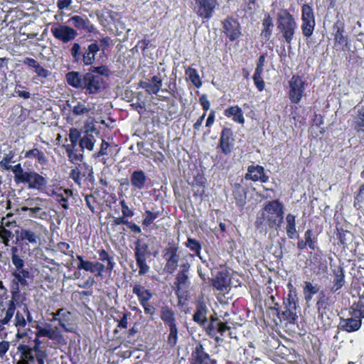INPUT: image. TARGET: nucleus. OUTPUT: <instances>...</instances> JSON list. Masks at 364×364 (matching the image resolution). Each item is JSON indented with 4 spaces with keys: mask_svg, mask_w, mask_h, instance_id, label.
<instances>
[{
    "mask_svg": "<svg viewBox=\"0 0 364 364\" xmlns=\"http://www.w3.org/2000/svg\"><path fill=\"white\" fill-rule=\"evenodd\" d=\"M338 328L350 333L358 331L362 324L361 319L364 318V307L360 304H353L348 309L341 312Z\"/></svg>",
    "mask_w": 364,
    "mask_h": 364,
    "instance_id": "1",
    "label": "nucleus"
},
{
    "mask_svg": "<svg viewBox=\"0 0 364 364\" xmlns=\"http://www.w3.org/2000/svg\"><path fill=\"white\" fill-rule=\"evenodd\" d=\"M283 205L278 200L268 202L262 212V217L257 218V224L265 223L269 228L279 226L283 220Z\"/></svg>",
    "mask_w": 364,
    "mask_h": 364,
    "instance_id": "2",
    "label": "nucleus"
},
{
    "mask_svg": "<svg viewBox=\"0 0 364 364\" xmlns=\"http://www.w3.org/2000/svg\"><path fill=\"white\" fill-rule=\"evenodd\" d=\"M277 28L282 33L287 43L293 39L296 23L292 16L287 10L282 9L277 14Z\"/></svg>",
    "mask_w": 364,
    "mask_h": 364,
    "instance_id": "3",
    "label": "nucleus"
},
{
    "mask_svg": "<svg viewBox=\"0 0 364 364\" xmlns=\"http://www.w3.org/2000/svg\"><path fill=\"white\" fill-rule=\"evenodd\" d=\"M35 336L36 337H46L55 345L66 344V339L60 328L49 323H45L43 326L37 325Z\"/></svg>",
    "mask_w": 364,
    "mask_h": 364,
    "instance_id": "4",
    "label": "nucleus"
},
{
    "mask_svg": "<svg viewBox=\"0 0 364 364\" xmlns=\"http://www.w3.org/2000/svg\"><path fill=\"white\" fill-rule=\"evenodd\" d=\"M21 212L28 211V216L41 220H46L48 214L45 210V202L41 198L36 197L27 199L25 205L21 207Z\"/></svg>",
    "mask_w": 364,
    "mask_h": 364,
    "instance_id": "5",
    "label": "nucleus"
},
{
    "mask_svg": "<svg viewBox=\"0 0 364 364\" xmlns=\"http://www.w3.org/2000/svg\"><path fill=\"white\" fill-rule=\"evenodd\" d=\"M149 254V245L137 240L135 243L134 257L139 268V274L140 275L146 274L149 270V267L146 262Z\"/></svg>",
    "mask_w": 364,
    "mask_h": 364,
    "instance_id": "6",
    "label": "nucleus"
},
{
    "mask_svg": "<svg viewBox=\"0 0 364 364\" xmlns=\"http://www.w3.org/2000/svg\"><path fill=\"white\" fill-rule=\"evenodd\" d=\"M50 32L55 38L63 43L73 41L78 35L76 29L64 24L52 26Z\"/></svg>",
    "mask_w": 364,
    "mask_h": 364,
    "instance_id": "7",
    "label": "nucleus"
},
{
    "mask_svg": "<svg viewBox=\"0 0 364 364\" xmlns=\"http://www.w3.org/2000/svg\"><path fill=\"white\" fill-rule=\"evenodd\" d=\"M164 258L166 260L164 270L170 274L173 273L178 266L180 253L177 247L168 245L164 250Z\"/></svg>",
    "mask_w": 364,
    "mask_h": 364,
    "instance_id": "8",
    "label": "nucleus"
},
{
    "mask_svg": "<svg viewBox=\"0 0 364 364\" xmlns=\"http://www.w3.org/2000/svg\"><path fill=\"white\" fill-rule=\"evenodd\" d=\"M104 88L103 79L92 73H87L84 75L83 86L82 90L90 95L97 94Z\"/></svg>",
    "mask_w": 364,
    "mask_h": 364,
    "instance_id": "9",
    "label": "nucleus"
},
{
    "mask_svg": "<svg viewBox=\"0 0 364 364\" xmlns=\"http://www.w3.org/2000/svg\"><path fill=\"white\" fill-rule=\"evenodd\" d=\"M289 83V99L293 103H299L304 91L305 80L300 76L294 75Z\"/></svg>",
    "mask_w": 364,
    "mask_h": 364,
    "instance_id": "10",
    "label": "nucleus"
},
{
    "mask_svg": "<svg viewBox=\"0 0 364 364\" xmlns=\"http://www.w3.org/2000/svg\"><path fill=\"white\" fill-rule=\"evenodd\" d=\"M196 14L203 19H209L219 6L217 0H196Z\"/></svg>",
    "mask_w": 364,
    "mask_h": 364,
    "instance_id": "11",
    "label": "nucleus"
},
{
    "mask_svg": "<svg viewBox=\"0 0 364 364\" xmlns=\"http://www.w3.org/2000/svg\"><path fill=\"white\" fill-rule=\"evenodd\" d=\"M33 228L32 229L23 228L21 229L20 237L22 240L27 241L32 245H36L40 240V230L43 226L36 222H33Z\"/></svg>",
    "mask_w": 364,
    "mask_h": 364,
    "instance_id": "12",
    "label": "nucleus"
},
{
    "mask_svg": "<svg viewBox=\"0 0 364 364\" xmlns=\"http://www.w3.org/2000/svg\"><path fill=\"white\" fill-rule=\"evenodd\" d=\"M27 321L28 323L32 322L33 317L28 307L24 305L16 312L14 326L18 329V331H20L26 327Z\"/></svg>",
    "mask_w": 364,
    "mask_h": 364,
    "instance_id": "13",
    "label": "nucleus"
},
{
    "mask_svg": "<svg viewBox=\"0 0 364 364\" xmlns=\"http://www.w3.org/2000/svg\"><path fill=\"white\" fill-rule=\"evenodd\" d=\"M247 180L252 181H260L266 183L269 180V177L264 173V169L261 166H250L247 168V172L245 174Z\"/></svg>",
    "mask_w": 364,
    "mask_h": 364,
    "instance_id": "14",
    "label": "nucleus"
},
{
    "mask_svg": "<svg viewBox=\"0 0 364 364\" xmlns=\"http://www.w3.org/2000/svg\"><path fill=\"white\" fill-rule=\"evenodd\" d=\"M224 32L230 41H234L241 35L239 23L233 18H227L223 22Z\"/></svg>",
    "mask_w": 364,
    "mask_h": 364,
    "instance_id": "15",
    "label": "nucleus"
},
{
    "mask_svg": "<svg viewBox=\"0 0 364 364\" xmlns=\"http://www.w3.org/2000/svg\"><path fill=\"white\" fill-rule=\"evenodd\" d=\"M234 139L232 133L230 129L225 128L223 129L220 138V144L222 152L225 154H229L233 147Z\"/></svg>",
    "mask_w": 364,
    "mask_h": 364,
    "instance_id": "16",
    "label": "nucleus"
},
{
    "mask_svg": "<svg viewBox=\"0 0 364 364\" xmlns=\"http://www.w3.org/2000/svg\"><path fill=\"white\" fill-rule=\"evenodd\" d=\"M24 183L28 184V188L33 189H40L47 184L46 178L35 171H29L26 181Z\"/></svg>",
    "mask_w": 364,
    "mask_h": 364,
    "instance_id": "17",
    "label": "nucleus"
},
{
    "mask_svg": "<svg viewBox=\"0 0 364 364\" xmlns=\"http://www.w3.org/2000/svg\"><path fill=\"white\" fill-rule=\"evenodd\" d=\"M58 314H61L58 317V323L66 332H75V327L71 322V313L65 309H59Z\"/></svg>",
    "mask_w": 364,
    "mask_h": 364,
    "instance_id": "18",
    "label": "nucleus"
},
{
    "mask_svg": "<svg viewBox=\"0 0 364 364\" xmlns=\"http://www.w3.org/2000/svg\"><path fill=\"white\" fill-rule=\"evenodd\" d=\"M20 348L26 349L36 355L37 364H46V360L48 358V353L47 350L41 346L34 345L33 347H29L26 345H20Z\"/></svg>",
    "mask_w": 364,
    "mask_h": 364,
    "instance_id": "19",
    "label": "nucleus"
},
{
    "mask_svg": "<svg viewBox=\"0 0 364 364\" xmlns=\"http://www.w3.org/2000/svg\"><path fill=\"white\" fill-rule=\"evenodd\" d=\"M189 264L186 262L181 265V270L176 275V282L174 283L178 290L186 288L188 283V277L187 272L189 269Z\"/></svg>",
    "mask_w": 364,
    "mask_h": 364,
    "instance_id": "20",
    "label": "nucleus"
},
{
    "mask_svg": "<svg viewBox=\"0 0 364 364\" xmlns=\"http://www.w3.org/2000/svg\"><path fill=\"white\" fill-rule=\"evenodd\" d=\"M100 50V46L97 43H93L88 46L87 50L81 56V60L85 65H90L94 63L95 55Z\"/></svg>",
    "mask_w": 364,
    "mask_h": 364,
    "instance_id": "21",
    "label": "nucleus"
},
{
    "mask_svg": "<svg viewBox=\"0 0 364 364\" xmlns=\"http://www.w3.org/2000/svg\"><path fill=\"white\" fill-rule=\"evenodd\" d=\"M146 176L143 171H134L130 177L131 185L138 190H142L146 184Z\"/></svg>",
    "mask_w": 364,
    "mask_h": 364,
    "instance_id": "22",
    "label": "nucleus"
},
{
    "mask_svg": "<svg viewBox=\"0 0 364 364\" xmlns=\"http://www.w3.org/2000/svg\"><path fill=\"white\" fill-rule=\"evenodd\" d=\"M65 79L69 85L76 89H82L84 75H81L79 73L72 71L65 75Z\"/></svg>",
    "mask_w": 364,
    "mask_h": 364,
    "instance_id": "23",
    "label": "nucleus"
},
{
    "mask_svg": "<svg viewBox=\"0 0 364 364\" xmlns=\"http://www.w3.org/2000/svg\"><path fill=\"white\" fill-rule=\"evenodd\" d=\"M225 115L227 117H232L234 122L239 124H243L245 123L243 112L238 106H232L226 109L225 110Z\"/></svg>",
    "mask_w": 364,
    "mask_h": 364,
    "instance_id": "24",
    "label": "nucleus"
},
{
    "mask_svg": "<svg viewBox=\"0 0 364 364\" xmlns=\"http://www.w3.org/2000/svg\"><path fill=\"white\" fill-rule=\"evenodd\" d=\"M95 143V137L87 130L84 136L80 139L79 145L82 150L87 149L89 151H92L94 149Z\"/></svg>",
    "mask_w": 364,
    "mask_h": 364,
    "instance_id": "25",
    "label": "nucleus"
},
{
    "mask_svg": "<svg viewBox=\"0 0 364 364\" xmlns=\"http://www.w3.org/2000/svg\"><path fill=\"white\" fill-rule=\"evenodd\" d=\"M286 232L290 239H295L299 237L296 229V217L292 214H288L286 216Z\"/></svg>",
    "mask_w": 364,
    "mask_h": 364,
    "instance_id": "26",
    "label": "nucleus"
},
{
    "mask_svg": "<svg viewBox=\"0 0 364 364\" xmlns=\"http://www.w3.org/2000/svg\"><path fill=\"white\" fill-rule=\"evenodd\" d=\"M162 86V79L160 75H154L149 82H146L144 86L149 94H157Z\"/></svg>",
    "mask_w": 364,
    "mask_h": 364,
    "instance_id": "27",
    "label": "nucleus"
},
{
    "mask_svg": "<svg viewBox=\"0 0 364 364\" xmlns=\"http://www.w3.org/2000/svg\"><path fill=\"white\" fill-rule=\"evenodd\" d=\"M82 269L91 273H97V276L102 277L105 269V266L100 262H91L87 260Z\"/></svg>",
    "mask_w": 364,
    "mask_h": 364,
    "instance_id": "28",
    "label": "nucleus"
},
{
    "mask_svg": "<svg viewBox=\"0 0 364 364\" xmlns=\"http://www.w3.org/2000/svg\"><path fill=\"white\" fill-rule=\"evenodd\" d=\"M133 293L137 296L141 304L148 302L152 296V294L149 290L139 284L134 286Z\"/></svg>",
    "mask_w": 364,
    "mask_h": 364,
    "instance_id": "29",
    "label": "nucleus"
},
{
    "mask_svg": "<svg viewBox=\"0 0 364 364\" xmlns=\"http://www.w3.org/2000/svg\"><path fill=\"white\" fill-rule=\"evenodd\" d=\"M75 104L70 106L72 112L75 116H81L87 114L92 109L89 105H85V102L73 101Z\"/></svg>",
    "mask_w": 364,
    "mask_h": 364,
    "instance_id": "30",
    "label": "nucleus"
},
{
    "mask_svg": "<svg viewBox=\"0 0 364 364\" xmlns=\"http://www.w3.org/2000/svg\"><path fill=\"white\" fill-rule=\"evenodd\" d=\"M16 306L14 301H11L6 309H3L0 313V322L2 324H8L15 314Z\"/></svg>",
    "mask_w": 364,
    "mask_h": 364,
    "instance_id": "31",
    "label": "nucleus"
},
{
    "mask_svg": "<svg viewBox=\"0 0 364 364\" xmlns=\"http://www.w3.org/2000/svg\"><path fill=\"white\" fill-rule=\"evenodd\" d=\"M13 275L16 280V287H13L16 291L18 290V284L25 287L28 284L26 279L29 277V272L25 269H16L13 272Z\"/></svg>",
    "mask_w": 364,
    "mask_h": 364,
    "instance_id": "32",
    "label": "nucleus"
},
{
    "mask_svg": "<svg viewBox=\"0 0 364 364\" xmlns=\"http://www.w3.org/2000/svg\"><path fill=\"white\" fill-rule=\"evenodd\" d=\"M56 200L61 204L64 209L68 208V200L72 196L73 191L70 189H60L55 193Z\"/></svg>",
    "mask_w": 364,
    "mask_h": 364,
    "instance_id": "33",
    "label": "nucleus"
},
{
    "mask_svg": "<svg viewBox=\"0 0 364 364\" xmlns=\"http://www.w3.org/2000/svg\"><path fill=\"white\" fill-rule=\"evenodd\" d=\"M161 318L169 328L176 327L173 312L168 308H162Z\"/></svg>",
    "mask_w": 364,
    "mask_h": 364,
    "instance_id": "34",
    "label": "nucleus"
},
{
    "mask_svg": "<svg viewBox=\"0 0 364 364\" xmlns=\"http://www.w3.org/2000/svg\"><path fill=\"white\" fill-rule=\"evenodd\" d=\"M17 349L18 352L21 353V355L16 364H32L36 361V355L26 349L20 348V345L18 346Z\"/></svg>",
    "mask_w": 364,
    "mask_h": 364,
    "instance_id": "35",
    "label": "nucleus"
},
{
    "mask_svg": "<svg viewBox=\"0 0 364 364\" xmlns=\"http://www.w3.org/2000/svg\"><path fill=\"white\" fill-rule=\"evenodd\" d=\"M11 171L14 174V181L16 183H25L29 171H25L21 167V164L14 165Z\"/></svg>",
    "mask_w": 364,
    "mask_h": 364,
    "instance_id": "36",
    "label": "nucleus"
},
{
    "mask_svg": "<svg viewBox=\"0 0 364 364\" xmlns=\"http://www.w3.org/2000/svg\"><path fill=\"white\" fill-rule=\"evenodd\" d=\"M333 272L335 277L332 289L333 291H336L340 289L344 284V272L341 267H338L333 270Z\"/></svg>",
    "mask_w": 364,
    "mask_h": 364,
    "instance_id": "37",
    "label": "nucleus"
},
{
    "mask_svg": "<svg viewBox=\"0 0 364 364\" xmlns=\"http://www.w3.org/2000/svg\"><path fill=\"white\" fill-rule=\"evenodd\" d=\"M194 356V364H209L210 357L203 351L202 346H199L196 348Z\"/></svg>",
    "mask_w": 364,
    "mask_h": 364,
    "instance_id": "38",
    "label": "nucleus"
},
{
    "mask_svg": "<svg viewBox=\"0 0 364 364\" xmlns=\"http://www.w3.org/2000/svg\"><path fill=\"white\" fill-rule=\"evenodd\" d=\"M296 296L293 295L291 292L288 295L287 300L284 301L286 304V313L292 316V319H295L294 311L296 309Z\"/></svg>",
    "mask_w": 364,
    "mask_h": 364,
    "instance_id": "39",
    "label": "nucleus"
},
{
    "mask_svg": "<svg viewBox=\"0 0 364 364\" xmlns=\"http://www.w3.org/2000/svg\"><path fill=\"white\" fill-rule=\"evenodd\" d=\"M25 157L28 159H36L41 164H46L48 159L45 154L38 149H33L26 152Z\"/></svg>",
    "mask_w": 364,
    "mask_h": 364,
    "instance_id": "40",
    "label": "nucleus"
},
{
    "mask_svg": "<svg viewBox=\"0 0 364 364\" xmlns=\"http://www.w3.org/2000/svg\"><path fill=\"white\" fill-rule=\"evenodd\" d=\"M207 311L205 306H199L193 315V321L204 326L207 321Z\"/></svg>",
    "mask_w": 364,
    "mask_h": 364,
    "instance_id": "41",
    "label": "nucleus"
},
{
    "mask_svg": "<svg viewBox=\"0 0 364 364\" xmlns=\"http://www.w3.org/2000/svg\"><path fill=\"white\" fill-rule=\"evenodd\" d=\"M97 253L99 255V259L100 261L107 262V264L105 267V269H107L109 272H112L115 265V262L113 260V257H110L105 250H99L97 251Z\"/></svg>",
    "mask_w": 364,
    "mask_h": 364,
    "instance_id": "42",
    "label": "nucleus"
},
{
    "mask_svg": "<svg viewBox=\"0 0 364 364\" xmlns=\"http://www.w3.org/2000/svg\"><path fill=\"white\" fill-rule=\"evenodd\" d=\"M186 75L188 76L191 82L196 87H200L202 85L200 78L196 69L188 68L186 70Z\"/></svg>",
    "mask_w": 364,
    "mask_h": 364,
    "instance_id": "43",
    "label": "nucleus"
},
{
    "mask_svg": "<svg viewBox=\"0 0 364 364\" xmlns=\"http://www.w3.org/2000/svg\"><path fill=\"white\" fill-rule=\"evenodd\" d=\"M66 153L68 154V157L69 159V161L74 164H77L78 163L81 162L83 159V154L78 153L77 149H70L69 147H66Z\"/></svg>",
    "mask_w": 364,
    "mask_h": 364,
    "instance_id": "44",
    "label": "nucleus"
},
{
    "mask_svg": "<svg viewBox=\"0 0 364 364\" xmlns=\"http://www.w3.org/2000/svg\"><path fill=\"white\" fill-rule=\"evenodd\" d=\"M76 29H87V21L80 16H73L69 21Z\"/></svg>",
    "mask_w": 364,
    "mask_h": 364,
    "instance_id": "45",
    "label": "nucleus"
},
{
    "mask_svg": "<svg viewBox=\"0 0 364 364\" xmlns=\"http://www.w3.org/2000/svg\"><path fill=\"white\" fill-rule=\"evenodd\" d=\"M159 213V211L151 212L148 210H146L144 213L142 225L146 228L149 227L151 224L153 223L154 220L158 218Z\"/></svg>",
    "mask_w": 364,
    "mask_h": 364,
    "instance_id": "46",
    "label": "nucleus"
},
{
    "mask_svg": "<svg viewBox=\"0 0 364 364\" xmlns=\"http://www.w3.org/2000/svg\"><path fill=\"white\" fill-rule=\"evenodd\" d=\"M301 20L302 21H315V18L312 8L308 4H304L301 9Z\"/></svg>",
    "mask_w": 364,
    "mask_h": 364,
    "instance_id": "47",
    "label": "nucleus"
},
{
    "mask_svg": "<svg viewBox=\"0 0 364 364\" xmlns=\"http://www.w3.org/2000/svg\"><path fill=\"white\" fill-rule=\"evenodd\" d=\"M14 154L11 153L6 154L2 160L0 161V166L4 170H11L13 166L12 163H14L13 161Z\"/></svg>",
    "mask_w": 364,
    "mask_h": 364,
    "instance_id": "48",
    "label": "nucleus"
},
{
    "mask_svg": "<svg viewBox=\"0 0 364 364\" xmlns=\"http://www.w3.org/2000/svg\"><path fill=\"white\" fill-rule=\"evenodd\" d=\"M355 129L357 131H364V107L359 110L355 121Z\"/></svg>",
    "mask_w": 364,
    "mask_h": 364,
    "instance_id": "49",
    "label": "nucleus"
},
{
    "mask_svg": "<svg viewBox=\"0 0 364 364\" xmlns=\"http://www.w3.org/2000/svg\"><path fill=\"white\" fill-rule=\"evenodd\" d=\"M11 250H12L11 261H12L13 264L15 266L16 269H23V266H24L23 260L18 255H17L16 254V252L18 250L17 247H13Z\"/></svg>",
    "mask_w": 364,
    "mask_h": 364,
    "instance_id": "50",
    "label": "nucleus"
},
{
    "mask_svg": "<svg viewBox=\"0 0 364 364\" xmlns=\"http://www.w3.org/2000/svg\"><path fill=\"white\" fill-rule=\"evenodd\" d=\"M314 26H315V21H302L301 29H302L303 34L306 37L310 36L314 31Z\"/></svg>",
    "mask_w": 364,
    "mask_h": 364,
    "instance_id": "51",
    "label": "nucleus"
},
{
    "mask_svg": "<svg viewBox=\"0 0 364 364\" xmlns=\"http://www.w3.org/2000/svg\"><path fill=\"white\" fill-rule=\"evenodd\" d=\"M70 54L75 62L78 63L81 60V46L78 43L73 44L70 48Z\"/></svg>",
    "mask_w": 364,
    "mask_h": 364,
    "instance_id": "52",
    "label": "nucleus"
},
{
    "mask_svg": "<svg viewBox=\"0 0 364 364\" xmlns=\"http://www.w3.org/2000/svg\"><path fill=\"white\" fill-rule=\"evenodd\" d=\"M169 335L168 336L167 342L171 346H174L178 340V329L177 327L169 328Z\"/></svg>",
    "mask_w": 364,
    "mask_h": 364,
    "instance_id": "53",
    "label": "nucleus"
},
{
    "mask_svg": "<svg viewBox=\"0 0 364 364\" xmlns=\"http://www.w3.org/2000/svg\"><path fill=\"white\" fill-rule=\"evenodd\" d=\"M220 321L217 318H212L210 323L208 324L207 327V332L209 335L212 336H215L218 332V326L219 325Z\"/></svg>",
    "mask_w": 364,
    "mask_h": 364,
    "instance_id": "54",
    "label": "nucleus"
},
{
    "mask_svg": "<svg viewBox=\"0 0 364 364\" xmlns=\"http://www.w3.org/2000/svg\"><path fill=\"white\" fill-rule=\"evenodd\" d=\"M186 247L196 253H198L199 250H200V245L199 242L196 240L192 238L188 239Z\"/></svg>",
    "mask_w": 364,
    "mask_h": 364,
    "instance_id": "55",
    "label": "nucleus"
},
{
    "mask_svg": "<svg viewBox=\"0 0 364 364\" xmlns=\"http://www.w3.org/2000/svg\"><path fill=\"white\" fill-rule=\"evenodd\" d=\"M253 80L255 85L258 88L259 91H262L264 88V82L262 78V73H255L253 75Z\"/></svg>",
    "mask_w": 364,
    "mask_h": 364,
    "instance_id": "56",
    "label": "nucleus"
},
{
    "mask_svg": "<svg viewBox=\"0 0 364 364\" xmlns=\"http://www.w3.org/2000/svg\"><path fill=\"white\" fill-rule=\"evenodd\" d=\"M311 235H312L311 230H307L305 232L304 238H305L306 245H309V247L311 250H315L316 249V245H315V242H314V240L311 238Z\"/></svg>",
    "mask_w": 364,
    "mask_h": 364,
    "instance_id": "57",
    "label": "nucleus"
},
{
    "mask_svg": "<svg viewBox=\"0 0 364 364\" xmlns=\"http://www.w3.org/2000/svg\"><path fill=\"white\" fill-rule=\"evenodd\" d=\"M120 205L122 206V213L124 217H132L134 215L133 210L128 207L124 200L120 201Z\"/></svg>",
    "mask_w": 364,
    "mask_h": 364,
    "instance_id": "58",
    "label": "nucleus"
},
{
    "mask_svg": "<svg viewBox=\"0 0 364 364\" xmlns=\"http://www.w3.org/2000/svg\"><path fill=\"white\" fill-rule=\"evenodd\" d=\"M58 247L59 250L63 252L65 255H70L72 257H73V252L71 251L70 253L69 250L70 248V246L68 243L65 242H61L58 243Z\"/></svg>",
    "mask_w": 364,
    "mask_h": 364,
    "instance_id": "59",
    "label": "nucleus"
},
{
    "mask_svg": "<svg viewBox=\"0 0 364 364\" xmlns=\"http://www.w3.org/2000/svg\"><path fill=\"white\" fill-rule=\"evenodd\" d=\"M94 74V73L100 74L102 75L107 76L109 75V70L106 66H99V67H92L91 68V72Z\"/></svg>",
    "mask_w": 364,
    "mask_h": 364,
    "instance_id": "60",
    "label": "nucleus"
},
{
    "mask_svg": "<svg viewBox=\"0 0 364 364\" xmlns=\"http://www.w3.org/2000/svg\"><path fill=\"white\" fill-rule=\"evenodd\" d=\"M73 3V0H58L57 7L59 10L68 9Z\"/></svg>",
    "mask_w": 364,
    "mask_h": 364,
    "instance_id": "61",
    "label": "nucleus"
},
{
    "mask_svg": "<svg viewBox=\"0 0 364 364\" xmlns=\"http://www.w3.org/2000/svg\"><path fill=\"white\" fill-rule=\"evenodd\" d=\"M304 284V292L316 294L318 291V288L316 286H314L309 282H305Z\"/></svg>",
    "mask_w": 364,
    "mask_h": 364,
    "instance_id": "62",
    "label": "nucleus"
},
{
    "mask_svg": "<svg viewBox=\"0 0 364 364\" xmlns=\"http://www.w3.org/2000/svg\"><path fill=\"white\" fill-rule=\"evenodd\" d=\"M70 177L74 180L75 182L77 183L78 184L80 183L81 181V176H80V171L77 168H73L71 170L70 172Z\"/></svg>",
    "mask_w": 364,
    "mask_h": 364,
    "instance_id": "63",
    "label": "nucleus"
},
{
    "mask_svg": "<svg viewBox=\"0 0 364 364\" xmlns=\"http://www.w3.org/2000/svg\"><path fill=\"white\" fill-rule=\"evenodd\" d=\"M34 69L35 73L40 77H46L48 75V70L43 68L39 63Z\"/></svg>",
    "mask_w": 364,
    "mask_h": 364,
    "instance_id": "64",
    "label": "nucleus"
}]
</instances>
